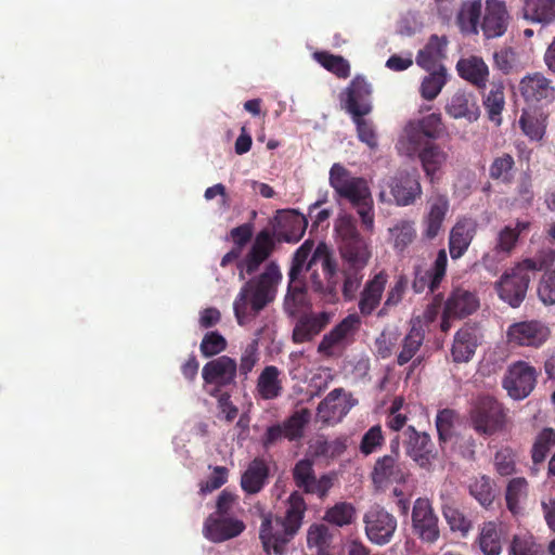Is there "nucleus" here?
I'll list each match as a JSON object with an SVG mask.
<instances>
[{
	"label": "nucleus",
	"mask_w": 555,
	"mask_h": 555,
	"mask_svg": "<svg viewBox=\"0 0 555 555\" xmlns=\"http://www.w3.org/2000/svg\"><path fill=\"white\" fill-rule=\"evenodd\" d=\"M418 152L423 170L433 182L436 173L442 168L448 159V154L435 143L423 145Z\"/></svg>",
	"instance_id": "ea45409f"
},
{
	"label": "nucleus",
	"mask_w": 555,
	"mask_h": 555,
	"mask_svg": "<svg viewBox=\"0 0 555 555\" xmlns=\"http://www.w3.org/2000/svg\"><path fill=\"white\" fill-rule=\"evenodd\" d=\"M554 260V253L548 250L539 251L533 257L516 262L495 282V289L500 299L513 308H518L526 298L530 281L537 273L547 270Z\"/></svg>",
	"instance_id": "f03ea898"
},
{
	"label": "nucleus",
	"mask_w": 555,
	"mask_h": 555,
	"mask_svg": "<svg viewBox=\"0 0 555 555\" xmlns=\"http://www.w3.org/2000/svg\"><path fill=\"white\" fill-rule=\"evenodd\" d=\"M425 339V330L421 321L413 322L409 332L401 341V350L397 356V364L403 366L412 362V367H416L422 358L416 357Z\"/></svg>",
	"instance_id": "7c9ffc66"
},
{
	"label": "nucleus",
	"mask_w": 555,
	"mask_h": 555,
	"mask_svg": "<svg viewBox=\"0 0 555 555\" xmlns=\"http://www.w3.org/2000/svg\"><path fill=\"white\" fill-rule=\"evenodd\" d=\"M539 286L538 296L545 305H555V268L551 271L544 270Z\"/></svg>",
	"instance_id": "774afa93"
},
{
	"label": "nucleus",
	"mask_w": 555,
	"mask_h": 555,
	"mask_svg": "<svg viewBox=\"0 0 555 555\" xmlns=\"http://www.w3.org/2000/svg\"><path fill=\"white\" fill-rule=\"evenodd\" d=\"M548 116L541 107H524L518 119L522 134L530 141H542L546 133Z\"/></svg>",
	"instance_id": "c85d7f7f"
},
{
	"label": "nucleus",
	"mask_w": 555,
	"mask_h": 555,
	"mask_svg": "<svg viewBox=\"0 0 555 555\" xmlns=\"http://www.w3.org/2000/svg\"><path fill=\"white\" fill-rule=\"evenodd\" d=\"M548 335V328L537 320L513 323L506 332L509 344L535 348L543 345Z\"/></svg>",
	"instance_id": "412c9836"
},
{
	"label": "nucleus",
	"mask_w": 555,
	"mask_h": 555,
	"mask_svg": "<svg viewBox=\"0 0 555 555\" xmlns=\"http://www.w3.org/2000/svg\"><path fill=\"white\" fill-rule=\"evenodd\" d=\"M446 131L441 114L431 113L418 119L410 120L403 130L412 152H416L423 145L429 144L443 135Z\"/></svg>",
	"instance_id": "9d476101"
},
{
	"label": "nucleus",
	"mask_w": 555,
	"mask_h": 555,
	"mask_svg": "<svg viewBox=\"0 0 555 555\" xmlns=\"http://www.w3.org/2000/svg\"><path fill=\"white\" fill-rule=\"evenodd\" d=\"M360 324L361 320L358 314L347 315L323 336L318 346V352L325 357H332L334 348L344 345L348 338L352 337Z\"/></svg>",
	"instance_id": "4be33fe9"
},
{
	"label": "nucleus",
	"mask_w": 555,
	"mask_h": 555,
	"mask_svg": "<svg viewBox=\"0 0 555 555\" xmlns=\"http://www.w3.org/2000/svg\"><path fill=\"white\" fill-rule=\"evenodd\" d=\"M225 338L218 332H208L204 335L199 350L205 358L217 356L227 349Z\"/></svg>",
	"instance_id": "0e129e2a"
},
{
	"label": "nucleus",
	"mask_w": 555,
	"mask_h": 555,
	"mask_svg": "<svg viewBox=\"0 0 555 555\" xmlns=\"http://www.w3.org/2000/svg\"><path fill=\"white\" fill-rule=\"evenodd\" d=\"M259 360V343L258 339H254L246 345L241 354L240 364H237L238 374L243 376L244 379H247L248 374L253 371Z\"/></svg>",
	"instance_id": "6e6d98bb"
},
{
	"label": "nucleus",
	"mask_w": 555,
	"mask_h": 555,
	"mask_svg": "<svg viewBox=\"0 0 555 555\" xmlns=\"http://www.w3.org/2000/svg\"><path fill=\"white\" fill-rule=\"evenodd\" d=\"M281 279L279 266L270 262L261 274L244 283L233 302L234 315L241 326L253 322L274 300Z\"/></svg>",
	"instance_id": "f257e3e1"
},
{
	"label": "nucleus",
	"mask_w": 555,
	"mask_h": 555,
	"mask_svg": "<svg viewBox=\"0 0 555 555\" xmlns=\"http://www.w3.org/2000/svg\"><path fill=\"white\" fill-rule=\"evenodd\" d=\"M442 512L452 531H459L462 535H466L472 529L470 520L457 507L446 505Z\"/></svg>",
	"instance_id": "e2e57ef3"
},
{
	"label": "nucleus",
	"mask_w": 555,
	"mask_h": 555,
	"mask_svg": "<svg viewBox=\"0 0 555 555\" xmlns=\"http://www.w3.org/2000/svg\"><path fill=\"white\" fill-rule=\"evenodd\" d=\"M481 334L476 324L466 323L454 335L451 356L455 363H466L474 357L481 341Z\"/></svg>",
	"instance_id": "393cba45"
},
{
	"label": "nucleus",
	"mask_w": 555,
	"mask_h": 555,
	"mask_svg": "<svg viewBox=\"0 0 555 555\" xmlns=\"http://www.w3.org/2000/svg\"><path fill=\"white\" fill-rule=\"evenodd\" d=\"M333 535L324 524H313L307 532V545L309 548L315 547L318 555L327 551L332 543Z\"/></svg>",
	"instance_id": "3c124183"
},
{
	"label": "nucleus",
	"mask_w": 555,
	"mask_h": 555,
	"mask_svg": "<svg viewBox=\"0 0 555 555\" xmlns=\"http://www.w3.org/2000/svg\"><path fill=\"white\" fill-rule=\"evenodd\" d=\"M276 242L278 240L272 229H263L257 233L249 250L268 259L273 253Z\"/></svg>",
	"instance_id": "052dcab7"
},
{
	"label": "nucleus",
	"mask_w": 555,
	"mask_h": 555,
	"mask_svg": "<svg viewBox=\"0 0 555 555\" xmlns=\"http://www.w3.org/2000/svg\"><path fill=\"white\" fill-rule=\"evenodd\" d=\"M356 507L348 502H339L326 509L324 520L337 527L351 525L356 519Z\"/></svg>",
	"instance_id": "8fccbe9b"
},
{
	"label": "nucleus",
	"mask_w": 555,
	"mask_h": 555,
	"mask_svg": "<svg viewBox=\"0 0 555 555\" xmlns=\"http://www.w3.org/2000/svg\"><path fill=\"white\" fill-rule=\"evenodd\" d=\"M485 5L481 0H470L462 3L456 16L461 30L465 34L477 35L479 33Z\"/></svg>",
	"instance_id": "e433bc0d"
},
{
	"label": "nucleus",
	"mask_w": 555,
	"mask_h": 555,
	"mask_svg": "<svg viewBox=\"0 0 555 555\" xmlns=\"http://www.w3.org/2000/svg\"><path fill=\"white\" fill-rule=\"evenodd\" d=\"M308 225L307 218L294 210H280L272 223L278 242L297 243L305 234Z\"/></svg>",
	"instance_id": "6ab92c4d"
},
{
	"label": "nucleus",
	"mask_w": 555,
	"mask_h": 555,
	"mask_svg": "<svg viewBox=\"0 0 555 555\" xmlns=\"http://www.w3.org/2000/svg\"><path fill=\"white\" fill-rule=\"evenodd\" d=\"M245 528V524L237 518L209 515L204 521L203 534L214 543H221L240 535Z\"/></svg>",
	"instance_id": "5701e85b"
},
{
	"label": "nucleus",
	"mask_w": 555,
	"mask_h": 555,
	"mask_svg": "<svg viewBox=\"0 0 555 555\" xmlns=\"http://www.w3.org/2000/svg\"><path fill=\"white\" fill-rule=\"evenodd\" d=\"M307 291L304 282H288L287 293L284 298V311L288 317H296L306 307Z\"/></svg>",
	"instance_id": "a18cd8bd"
},
{
	"label": "nucleus",
	"mask_w": 555,
	"mask_h": 555,
	"mask_svg": "<svg viewBox=\"0 0 555 555\" xmlns=\"http://www.w3.org/2000/svg\"><path fill=\"white\" fill-rule=\"evenodd\" d=\"M391 197L386 191H380L378 198L382 203H395L405 207L413 205L422 195V185L418 176L408 171H400L391 177L387 183Z\"/></svg>",
	"instance_id": "ddd939ff"
},
{
	"label": "nucleus",
	"mask_w": 555,
	"mask_h": 555,
	"mask_svg": "<svg viewBox=\"0 0 555 555\" xmlns=\"http://www.w3.org/2000/svg\"><path fill=\"white\" fill-rule=\"evenodd\" d=\"M447 82V69L439 65L437 69L426 76L421 85V95L427 101L435 100Z\"/></svg>",
	"instance_id": "09e8293b"
},
{
	"label": "nucleus",
	"mask_w": 555,
	"mask_h": 555,
	"mask_svg": "<svg viewBox=\"0 0 555 555\" xmlns=\"http://www.w3.org/2000/svg\"><path fill=\"white\" fill-rule=\"evenodd\" d=\"M469 494L485 508H489L495 499V485L487 475L473 477L468 482Z\"/></svg>",
	"instance_id": "37998d69"
},
{
	"label": "nucleus",
	"mask_w": 555,
	"mask_h": 555,
	"mask_svg": "<svg viewBox=\"0 0 555 555\" xmlns=\"http://www.w3.org/2000/svg\"><path fill=\"white\" fill-rule=\"evenodd\" d=\"M477 542L483 555H500L502 542L498 525L494 521L483 522Z\"/></svg>",
	"instance_id": "c03bdc74"
},
{
	"label": "nucleus",
	"mask_w": 555,
	"mask_h": 555,
	"mask_svg": "<svg viewBox=\"0 0 555 555\" xmlns=\"http://www.w3.org/2000/svg\"><path fill=\"white\" fill-rule=\"evenodd\" d=\"M269 467L264 460L256 457L250 462L241 478V487L248 494H256L264 487Z\"/></svg>",
	"instance_id": "4c0bfd02"
},
{
	"label": "nucleus",
	"mask_w": 555,
	"mask_h": 555,
	"mask_svg": "<svg viewBox=\"0 0 555 555\" xmlns=\"http://www.w3.org/2000/svg\"><path fill=\"white\" fill-rule=\"evenodd\" d=\"M387 280V273L380 271L364 284L358 304L359 311L363 317L371 315L379 306Z\"/></svg>",
	"instance_id": "473e14b6"
},
{
	"label": "nucleus",
	"mask_w": 555,
	"mask_h": 555,
	"mask_svg": "<svg viewBox=\"0 0 555 555\" xmlns=\"http://www.w3.org/2000/svg\"><path fill=\"white\" fill-rule=\"evenodd\" d=\"M384 443L385 437L380 425H374L362 436L359 450L364 456H367L380 450Z\"/></svg>",
	"instance_id": "13d9d810"
},
{
	"label": "nucleus",
	"mask_w": 555,
	"mask_h": 555,
	"mask_svg": "<svg viewBox=\"0 0 555 555\" xmlns=\"http://www.w3.org/2000/svg\"><path fill=\"white\" fill-rule=\"evenodd\" d=\"M364 269L343 266L341 273L344 275L343 296L346 301H351L357 297L358 291L362 284Z\"/></svg>",
	"instance_id": "864d4df0"
},
{
	"label": "nucleus",
	"mask_w": 555,
	"mask_h": 555,
	"mask_svg": "<svg viewBox=\"0 0 555 555\" xmlns=\"http://www.w3.org/2000/svg\"><path fill=\"white\" fill-rule=\"evenodd\" d=\"M509 15L506 5L500 0H487L482 14L480 30L488 39L498 38L505 34Z\"/></svg>",
	"instance_id": "b1692460"
},
{
	"label": "nucleus",
	"mask_w": 555,
	"mask_h": 555,
	"mask_svg": "<svg viewBox=\"0 0 555 555\" xmlns=\"http://www.w3.org/2000/svg\"><path fill=\"white\" fill-rule=\"evenodd\" d=\"M410 477L401 456L384 454L376 459L370 478L375 490L385 491L392 485H403Z\"/></svg>",
	"instance_id": "1a4fd4ad"
},
{
	"label": "nucleus",
	"mask_w": 555,
	"mask_h": 555,
	"mask_svg": "<svg viewBox=\"0 0 555 555\" xmlns=\"http://www.w3.org/2000/svg\"><path fill=\"white\" fill-rule=\"evenodd\" d=\"M366 115L351 116L352 121L357 128L358 139L365 143L371 150H374L378 145L377 133L373 122L365 119Z\"/></svg>",
	"instance_id": "4d7b16f0"
},
{
	"label": "nucleus",
	"mask_w": 555,
	"mask_h": 555,
	"mask_svg": "<svg viewBox=\"0 0 555 555\" xmlns=\"http://www.w3.org/2000/svg\"><path fill=\"white\" fill-rule=\"evenodd\" d=\"M310 420L311 412L307 408H302L296 410L282 423L269 426L261 438L263 448L269 449L282 439H287L291 442L301 440Z\"/></svg>",
	"instance_id": "6e6552de"
},
{
	"label": "nucleus",
	"mask_w": 555,
	"mask_h": 555,
	"mask_svg": "<svg viewBox=\"0 0 555 555\" xmlns=\"http://www.w3.org/2000/svg\"><path fill=\"white\" fill-rule=\"evenodd\" d=\"M469 421L474 430L480 436H492L504 429L507 409L490 395L477 397L469 410Z\"/></svg>",
	"instance_id": "423d86ee"
},
{
	"label": "nucleus",
	"mask_w": 555,
	"mask_h": 555,
	"mask_svg": "<svg viewBox=\"0 0 555 555\" xmlns=\"http://www.w3.org/2000/svg\"><path fill=\"white\" fill-rule=\"evenodd\" d=\"M372 87L364 77H354L341 96L343 108L350 115H369L372 112L370 101Z\"/></svg>",
	"instance_id": "dca6fc26"
},
{
	"label": "nucleus",
	"mask_w": 555,
	"mask_h": 555,
	"mask_svg": "<svg viewBox=\"0 0 555 555\" xmlns=\"http://www.w3.org/2000/svg\"><path fill=\"white\" fill-rule=\"evenodd\" d=\"M519 92L528 107H541L555 101V85L544 74L535 72L522 77L519 81Z\"/></svg>",
	"instance_id": "4468645a"
},
{
	"label": "nucleus",
	"mask_w": 555,
	"mask_h": 555,
	"mask_svg": "<svg viewBox=\"0 0 555 555\" xmlns=\"http://www.w3.org/2000/svg\"><path fill=\"white\" fill-rule=\"evenodd\" d=\"M335 231L343 266L364 269L372 251L369 240L360 234L354 218L349 215L341 216L335 224Z\"/></svg>",
	"instance_id": "39448f33"
},
{
	"label": "nucleus",
	"mask_w": 555,
	"mask_h": 555,
	"mask_svg": "<svg viewBox=\"0 0 555 555\" xmlns=\"http://www.w3.org/2000/svg\"><path fill=\"white\" fill-rule=\"evenodd\" d=\"M540 548L535 543L532 535L522 534L514 535L511 546L509 555H539Z\"/></svg>",
	"instance_id": "338daca9"
},
{
	"label": "nucleus",
	"mask_w": 555,
	"mask_h": 555,
	"mask_svg": "<svg viewBox=\"0 0 555 555\" xmlns=\"http://www.w3.org/2000/svg\"><path fill=\"white\" fill-rule=\"evenodd\" d=\"M555 446V430L551 427L543 428L537 436L532 449L531 459L534 464L544 462L551 448Z\"/></svg>",
	"instance_id": "603ef678"
},
{
	"label": "nucleus",
	"mask_w": 555,
	"mask_h": 555,
	"mask_svg": "<svg viewBox=\"0 0 555 555\" xmlns=\"http://www.w3.org/2000/svg\"><path fill=\"white\" fill-rule=\"evenodd\" d=\"M457 414L452 409L440 410L436 416V428L441 442L449 441L453 436Z\"/></svg>",
	"instance_id": "680f3d73"
},
{
	"label": "nucleus",
	"mask_w": 555,
	"mask_h": 555,
	"mask_svg": "<svg viewBox=\"0 0 555 555\" xmlns=\"http://www.w3.org/2000/svg\"><path fill=\"white\" fill-rule=\"evenodd\" d=\"M292 477L295 486L302 493L317 495L321 500L327 496L334 485L333 474H323L317 477L314 461L308 457L296 462L292 468Z\"/></svg>",
	"instance_id": "0eeeda50"
},
{
	"label": "nucleus",
	"mask_w": 555,
	"mask_h": 555,
	"mask_svg": "<svg viewBox=\"0 0 555 555\" xmlns=\"http://www.w3.org/2000/svg\"><path fill=\"white\" fill-rule=\"evenodd\" d=\"M404 436L406 437L405 452L414 462L421 467H426L430 464L434 457V444L428 434L417 431L413 426H409Z\"/></svg>",
	"instance_id": "bb28decb"
},
{
	"label": "nucleus",
	"mask_w": 555,
	"mask_h": 555,
	"mask_svg": "<svg viewBox=\"0 0 555 555\" xmlns=\"http://www.w3.org/2000/svg\"><path fill=\"white\" fill-rule=\"evenodd\" d=\"M313 59L338 78L346 79L350 76V64L340 55L327 51H317L313 53Z\"/></svg>",
	"instance_id": "de8ad7c7"
},
{
	"label": "nucleus",
	"mask_w": 555,
	"mask_h": 555,
	"mask_svg": "<svg viewBox=\"0 0 555 555\" xmlns=\"http://www.w3.org/2000/svg\"><path fill=\"white\" fill-rule=\"evenodd\" d=\"M307 505L301 493L295 491L288 498V507L284 517L266 515L262 518L259 539L263 550L276 555L284 553L285 545L299 530Z\"/></svg>",
	"instance_id": "7ed1b4c3"
},
{
	"label": "nucleus",
	"mask_w": 555,
	"mask_h": 555,
	"mask_svg": "<svg viewBox=\"0 0 555 555\" xmlns=\"http://www.w3.org/2000/svg\"><path fill=\"white\" fill-rule=\"evenodd\" d=\"M446 113L454 119L474 122L480 116V108L473 93L459 90L448 101Z\"/></svg>",
	"instance_id": "2f4dec72"
},
{
	"label": "nucleus",
	"mask_w": 555,
	"mask_h": 555,
	"mask_svg": "<svg viewBox=\"0 0 555 555\" xmlns=\"http://www.w3.org/2000/svg\"><path fill=\"white\" fill-rule=\"evenodd\" d=\"M328 181L336 194L347 199L357 210L363 228L372 233L374 231V208L367 181L362 177H353L339 163H335L331 167Z\"/></svg>",
	"instance_id": "20e7f679"
},
{
	"label": "nucleus",
	"mask_w": 555,
	"mask_h": 555,
	"mask_svg": "<svg viewBox=\"0 0 555 555\" xmlns=\"http://www.w3.org/2000/svg\"><path fill=\"white\" fill-rule=\"evenodd\" d=\"M281 371L275 365H267L257 378L256 390L263 400H273L283 391Z\"/></svg>",
	"instance_id": "58836bf2"
},
{
	"label": "nucleus",
	"mask_w": 555,
	"mask_h": 555,
	"mask_svg": "<svg viewBox=\"0 0 555 555\" xmlns=\"http://www.w3.org/2000/svg\"><path fill=\"white\" fill-rule=\"evenodd\" d=\"M297 315L292 332V340L294 344L312 341L331 323L333 317V314L327 311H306Z\"/></svg>",
	"instance_id": "a211bd4d"
},
{
	"label": "nucleus",
	"mask_w": 555,
	"mask_h": 555,
	"mask_svg": "<svg viewBox=\"0 0 555 555\" xmlns=\"http://www.w3.org/2000/svg\"><path fill=\"white\" fill-rule=\"evenodd\" d=\"M427 205L428 211L424 218V235L429 240H434L442 229L450 203L446 194L433 192L427 199Z\"/></svg>",
	"instance_id": "a878e982"
},
{
	"label": "nucleus",
	"mask_w": 555,
	"mask_h": 555,
	"mask_svg": "<svg viewBox=\"0 0 555 555\" xmlns=\"http://www.w3.org/2000/svg\"><path fill=\"white\" fill-rule=\"evenodd\" d=\"M365 535L375 545H386L391 542L397 527V518L379 505L371 506L363 515Z\"/></svg>",
	"instance_id": "9b49d317"
},
{
	"label": "nucleus",
	"mask_w": 555,
	"mask_h": 555,
	"mask_svg": "<svg viewBox=\"0 0 555 555\" xmlns=\"http://www.w3.org/2000/svg\"><path fill=\"white\" fill-rule=\"evenodd\" d=\"M477 232V223L472 218L457 220L450 231L449 251L453 260L460 259L467 251Z\"/></svg>",
	"instance_id": "cd10ccee"
},
{
	"label": "nucleus",
	"mask_w": 555,
	"mask_h": 555,
	"mask_svg": "<svg viewBox=\"0 0 555 555\" xmlns=\"http://www.w3.org/2000/svg\"><path fill=\"white\" fill-rule=\"evenodd\" d=\"M538 371L525 361L511 364L502 379V387L514 400H524L530 396L537 385Z\"/></svg>",
	"instance_id": "f8f14e48"
},
{
	"label": "nucleus",
	"mask_w": 555,
	"mask_h": 555,
	"mask_svg": "<svg viewBox=\"0 0 555 555\" xmlns=\"http://www.w3.org/2000/svg\"><path fill=\"white\" fill-rule=\"evenodd\" d=\"M448 40L444 36L431 35L423 49L417 52L416 64L427 70L436 69L439 62L446 56Z\"/></svg>",
	"instance_id": "f704fd0d"
},
{
	"label": "nucleus",
	"mask_w": 555,
	"mask_h": 555,
	"mask_svg": "<svg viewBox=\"0 0 555 555\" xmlns=\"http://www.w3.org/2000/svg\"><path fill=\"white\" fill-rule=\"evenodd\" d=\"M515 166L514 157L511 154L504 153L495 157L490 165L489 175L493 180H502L509 182L512 180V171Z\"/></svg>",
	"instance_id": "bf43d9fd"
},
{
	"label": "nucleus",
	"mask_w": 555,
	"mask_h": 555,
	"mask_svg": "<svg viewBox=\"0 0 555 555\" xmlns=\"http://www.w3.org/2000/svg\"><path fill=\"white\" fill-rule=\"evenodd\" d=\"M518 233L512 227H504L496 236L494 244V251L503 254L505 257L509 256L518 242Z\"/></svg>",
	"instance_id": "69168bd1"
},
{
	"label": "nucleus",
	"mask_w": 555,
	"mask_h": 555,
	"mask_svg": "<svg viewBox=\"0 0 555 555\" xmlns=\"http://www.w3.org/2000/svg\"><path fill=\"white\" fill-rule=\"evenodd\" d=\"M237 363L235 359L221 356L207 362L202 370V377L206 384H214L218 388L211 392L216 397L221 387L235 384Z\"/></svg>",
	"instance_id": "aec40b11"
},
{
	"label": "nucleus",
	"mask_w": 555,
	"mask_h": 555,
	"mask_svg": "<svg viewBox=\"0 0 555 555\" xmlns=\"http://www.w3.org/2000/svg\"><path fill=\"white\" fill-rule=\"evenodd\" d=\"M448 266V256L446 249H439L437 257L430 269L416 267L414 270V280L412 288L415 293L421 294L428 291L434 294L441 285L446 278Z\"/></svg>",
	"instance_id": "f3484780"
},
{
	"label": "nucleus",
	"mask_w": 555,
	"mask_h": 555,
	"mask_svg": "<svg viewBox=\"0 0 555 555\" xmlns=\"http://www.w3.org/2000/svg\"><path fill=\"white\" fill-rule=\"evenodd\" d=\"M343 392V388H335L319 403L318 415L323 422L330 423L336 418L340 410V404L337 403V401L340 399Z\"/></svg>",
	"instance_id": "5fc2aeb1"
},
{
	"label": "nucleus",
	"mask_w": 555,
	"mask_h": 555,
	"mask_svg": "<svg viewBox=\"0 0 555 555\" xmlns=\"http://www.w3.org/2000/svg\"><path fill=\"white\" fill-rule=\"evenodd\" d=\"M388 233L393 249L399 254L403 253L416 238L415 224L411 220H398L388 229Z\"/></svg>",
	"instance_id": "79ce46f5"
},
{
	"label": "nucleus",
	"mask_w": 555,
	"mask_h": 555,
	"mask_svg": "<svg viewBox=\"0 0 555 555\" xmlns=\"http://www.w3.org/2000/svg\"><path fill=\"white\" fill-rule=\"evenodd\" d=\"M446 315L464 319L479 308L478 296L463 287H456L451 291L447 300L444 301Z\"/></svg>",
	"instance_id": "c756f323"
},
{
	"label": "nucleus",
	"mask_w": 555,
	"mask_h": 555,
	"mask_svg": "<svg viewBox=\"0 0 555 555\" xmlns=\"http://www.w3.org/2000/svg\"><path fill=\"white\" fill-rule=\"evenodd\" d=\"M528 481L524 477H515L511 479L506 486L505 501L508 511L516 515L520 511V503L528 495Z\"/></svg>",
	"instance_id": "49530a36"
},
{
	"label": "nucleus",
	"mask_w": 555,
	"mask_h": 555,
	"mask_svg": "<svg viewBox=\"0 0 555 555\" xmlns=\"http://www.w3.org/2000/svg\"><path fill=\"white\" fill-rule=\"evenodd\" d=\"M459 76L477 89H485L489 80V67L476 55L460 59L456 63Z\"/></svg>",
	"instance_id": "72a5a7b5"
},
{
	"label": "nucleus",
	"mask_w": 555,
	"mask_h": 555,
	"mask_svg": "<svg viewBox=\"0 0 555 555\" xmlns=\"http://www.w3.org/2000/svg\"><path fill=\"white\" fill-rule=\"evenodd\" d=\"M412 529L414 534L424 543L433 544L440 537L439 518L427 498H417L414 501Z\"/></svg>",
	"instance_id": "2eb2a0df"
},
{
	"label": "nucleus",
	"mask_w": 555,
	"mask_h": 555,
	"mask_svg": "<svg viewBox=\"0 0 555 555\" xmlns=\"http://www.w3.org/2000/svg\"><path fill=\"white\" fill-rule=\"evenodd\" d=\"M488 119L495 126H501L503 118L502 113L505 107L504 86L493 82L488 93L482 96Z\"/></svg>",
	"instance_id": "a19ab883"
},
{
	"label": "nucleus",
	"mask_w": 555,
	"mask_h": 555,
	"mask_svg": "<svg viewBox=\"0 0 555 555\" xmlns=\"http://www.w3.org/2000/svg\"><path fill=\"white\" fill-rule=\"evenodd\" d=\"M521 13L531 23L550 25L555 22V0H524Z\"/></svg>",
	"instance_id": "c9c22d12"
}]
</instances>
